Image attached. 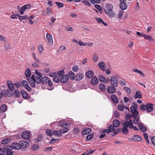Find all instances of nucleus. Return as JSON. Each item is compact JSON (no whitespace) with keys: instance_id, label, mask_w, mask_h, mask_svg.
Wrapping results in <instances>:
<instances>
[{"instance_id":"1","label":"nucleus","mask_w":155,"mask_h":155,"mask_svg":"<svg viewBox=\"0 0 155 155\" xmlns=\"http://www.w3.org/2000/svg\"><path fill=\"white\" fill-rule=\"evenodd\" d=\"M118 76L116 75L115 76H112L110 78V81L111 86L113 87H117L118 84L117 78Z\"/></svg>"},{"instance_id":"2","label":"nucleus","mask_w":155,"mask_h":155,"mask_svg":"<svg viewBox=\"0 0 155 155\" xmlns=\"http://www.w3.org/2000/svg\"><path fill=\"white\" fill-rule=\"evenodd\" d=\"M129 122L125 121L123 124V127L122 128V131L123 134H127L128 133V130L127 127H129Z\"/></svg>"},{"instance_id":"3","label":"nucleus","mask_w":155,"mask_h":155,"mask_svg":"<svg viewBox=\"0 0 155 155\" xmlns=\"http://www.w3.org/2000/svg\"><path fill=\"white\" fill-rule=\"evenodd\" d=\"M27 80L30 84L32 87H35V86L34 79V75H32L31 78H28Z\"/></svg>"},{"instance_id":"4","label":"nucleus","mask_w":155,"mask_h":155,"mask_svg":"<svg viewBox=\"0 0 155 155\" xmlns=\"http://www.w3.org/2000/svg\"><path fill=\"white\" fill-rule=\"evenodd\" d=\"M22 84L24 87L26 89L27 91L30 92L31 90V87L28 84L27 82L25 80H23L22 82Z\"/></svg>"},{"instance_id":"5","label":"nucleus","mask_w":155,"mask_h":155,"mask_svg":"<svg viewBox=\"0 0 155 155\" xmlns=\"http://www.w3.org/2000/svg\"><path fill=\"white\" fill-rule=\"evenodd\" d=\"M130 140L134 141H139L142 140V138L141 136L137 135H134L131 138L129 139Z\"/></svg>"},{"instance_id":"6","label":"nucleus","mask_w":155,"mask_h":155,"mask_svg":"<svg viewBox=\"0 0 155 155\" xmlns=\"http://www.w3.org/2000/svg\"><path fill=\"white\" fill-rule=\"evenodd\" d=\"M98 65L101 70L103 71H105L106 65L105 63L103 61L100 62L98 63Z\"/></svg>"},{"instance_id":"7","label":"nucleus","mask_w":155,"mask_h":155,"mask_svg":"<svg viewBox=\"0 0 155 155\" xmlns=\"http://www.w3.org/2000/svg\"><path fill=\"white\" fill-rule=\"evenodd\" d=\"M99 80L101 82L107 84L110 81L109 79H106L104 77L101 75H99L98 76Z\"/></svg>"},{"instance_id":"8","label":"nucleus","mask_w":155,"mask_h":155,"mask_svg":"<svg viewBox=\"0 0 155 155\" xmlns=\"http://www.w3.org/2000/svg\"><path fill=\"white\" fill-rule=\"evenodd\" d=\"M46 37L49 44L50 45H52L53 44V41L51 35L49 33H47L46 34Z\"/></svg>"},{"instance_id":"9","label":"nucleus","mask_w":155,"mask_h":155,"mask_svg":"<svg viewBox=\"0 0 155 155\" xmlns=\"http://www.w3.org/2000/svg\"><path fill=\"white\" fill-rule=\"evenodd\" d=\"M20 143L21 146V148H26L29 145L28 142L24 140H21L20 141Z\"/></svg>"},{"instance_id":"10","label":"nucleus","mask_w":155,"mask_h":155,"mask_svg":"<svg viewBox=\"0 0 155 155\" xmlns=\"http://www.w3.org/2000/svg\"><path fill=\"white\" fill-rule=\"evenodd\" d=\"M115 87L112 86L108 87L107 89V92L110 94H113L115 93L116 91Z\"/></svg>"},{"instance_id":"11","label":"nucleus","mask_w":155,"mask_h":155,"mask_svg":"<svg viewBox=\"0 0 155 155\" xmlns=\"http://www.w3.org/2000/svg\"><path fill=\"white\" fill-rule=\"evenodd\" d=\"M21 136L24 139L27 140L30 137V133L29 132H24L22 134Z\"/></svg>"},{"instance_id":"12","label":"nucleus","mask_w":155,"mask_h":155,"mask_svg":"<svg viewBox=\"0 0 155 155\" xmlns=\"http://www.w3.org/2000/svg\"><path fill=\"white\" fill-rule=\"evenodd\" d=\"M12 147L13 148L17 150H19L21 148V146L20 142L19 143L16 142L13 143L12 144Z\"/></svg>"},{"instance_id":"13","label":"nucleus","mask_w":155,"mask_h":155,"mask_svg":"<svg viewBox=\"0 0 155 155\" xmlns=\"http://www.w3.org/2000/svg\"><path fill=\"white\" fill-rule=\"evenodd\" d=\"M69 76L68 75H65L61 78V82L62 83H65L68 80Z\"/></svg>"},{"instance_id":"14","label":"nucleus","mask_w":155,"mask_h":155,"mask_svg":"<svg viewBox=\"0 0 155 155\" xmlns=\"http://www.w3.org/2000/svg\"><path fill=\"white\" fill-rule=\"evenodd\" d=\"M153 105L152 104H147L146 110L147 112L152 111L153 110Z\"/></svg>"},{"instance_id":"15","label":"nucleus","mask_w":155,"mask_h":155,"mask_svg":"<svg viewBox=\"0 0 155 155\" xmlns=\"http://www.w3.org/2000/svg\"><path fill=\"white\" fill-rule=\"evenodd\" d=\"M7 84L8 87L11 91H12L14 89V85L10 80L7 81Z\"/></svg>"},{"instance_id":"16","label":"nucleus","mask_w":155,"mask_h":155,"mask_svg":"<svg viewBox=\"0 0 155 155\" xmlns=\"http://www.w3.org/2000/svg\"><path fill=\"white\" fill-rule=\"evenodd\" d=\"M134 97L135 99H141L142 97V95L141 92L139 91H137L136 93L134 96Z\"/></svg>"},{"instance_id":"17","label":"nucleus","mask_w":155,"mask_h":155,"mask_svg":"<svg viewBox=\"0 0 155 155\" xmlns=\"http://www.w3.org/2000/svg\"><path fill=\"white\" fill-rule=\"evenodd\" d=\"M98 81L96 77L94 76L91 80L90 82L92 84L96 85L98 84Z\"/></svg>"},{"instance_id":"18","label":"nucleus","mask_w":155,"mask_h":155,"mask_svg":"<svg viewBox=\"0 0 155 155\" xmlns=\"http://www.w3.org/2000/svg\"><path fill=\"white\" fill-rule=\"evenodd\" d=\"M143 37L144 38V39L150 41H154V38H152V37L150 35L144 34Z\"/></svg>"},{"instance_id":"19","label":"nucleus","mask_w":155,"mask_h":155,"mask_svg":"<svg viewBox=\"0 0 155 155\" xmlns=\"http://www.w3.org/2000/svg\"><path fill=\"white\" fill-rule=\"evenodd\" d=\"M129 128L131 129H133L134 130H138V129L137 127L135 126H134L133 124L132 120H129Z\"/></svg>"},{"instance_id":"20","label":"nucleus","mask_w":155,"mask_h":155,"mask_svg":"<svg viewBox=\"0 0 155 155\" xmlns=\"http://www.w3.org/2000/svg\"><path fill=\"white\" fill-rule=\"evenodd\" d=\"M84 76V75L82 73H79L76 75L75 79L76 80L79 81L83 78Z\"/></svg>"},{"instance_id":"21","label":"nucleus","mask_w":155,"mask_h":155,"mask_svg":"<svg viewBox=\"0 0 155 155\" xmlns=\"http://www.w3.org/2000/svg\"><path fill=\"white\" fill-rule=\"evenodd\" d=\"M94 75V73L93 71H89L87 72L86 73V77L88 78H91Z\"/></svg>"},{"instance_id":"22","label":"nucleus","mask_w":155,"mask_h":155,"mask_svg":"<svg viewBox=\"0 0 155 155\" xmlns=\"http://www.w3.org/2000/svg\"><path fill=\"white\" fill-rule=\"evenodd\" d=\"M112 101L115 103L117 104L118 102V100L117 97L114 94H112L110 97Z\"/></svg>"},{"instance_id":"23","label":"nucleus","mask_w":155,"mask_h":155,"mask_svg":"<svg viewBox=\"0 0 155 155\" xmlns=\"http://www.w3.org/2000/svg\"><path fill=\"white\" fill-rule=\"evenodd\" d=\"M138 127L141 131L142 132H145L147 130L146 128L144 126L142 123L138 124Z\"/></svg>"},{"instance_id":"24","label":"nucleus","mask_w":155,"mask_h":155,"mask_svg":"<svg viewBox=\"0 0 155 155\" xmlns=\"http://www.w3.org/2000/svg\"><path fill=\"white\" fill-rule=\"evenodd\" d=\"M11 140L10 138H5L2 140L1 141V143L2 144L5 145L8 143Z\"/></svg>"},{"instance_id":"25","label":"nucleus","mask_w":155,"mask_h":155,"mask_svg":"<svg viewBox=\"0 0 155 155\" xmlns=\"http://www.w3.org/2000/svg\"><path fill=\"white\" fill-rule=\"evenodd\" d=\"M41 77L40 76H35L34 75V79L35 82L38 84L40 83L42 81Z\"/></svg>"},{"instance_id":"26","label":"nucleus","mask_w":155,"mask_h":155,"mask_svg":"<svg viewBox=\"0 0 155 155\" xmlns=\"http://www.w3.org/2000/svg\"><path fill=\"white\" fill-rule=\"evenodd\" d=\"M95 19L97 21L98 23H102L105 26H106L107 25V23L104 22L102 19L97 17H95Z\"/></svg>"},{"instance_id":"27","label":"nucleus","mask_w":155,"mask_h":155,"mask_svg":"<svg viewBox=\"0 0 155 155\" xmlns=\"http://www.w3.org/2000/svg\"><path fill=\"white\" fill-rule=\"evenodd\" d=\"M120 7L122 10H125L127 9V6L126 3H120Z\"/></svg>"},{"instance_id":"28","label":"nucleus","mask_w":155,"mask_h":155,"mask_svg":"<svg viewBox=\"0 0 155 155\" xmlns=\"http://www.w3.org/2000/svg\"><path fill=\"white\" fill-rule=\"evenodd\" d=\"M105 13L110 17H113L114 16V14L112 10L110 11H104Z\"/></svg>"},{"instance_id":"29","label":"nucleus","mask_w":155,"mask_h":155,"mask_svg":"<svg viewBox=\"0 0 155 155\" xmlns=\"http://www.w3.org/2000/svg\"><path fill=\"white\" fill-rule=\"evenodd\" d=\"M53 134L55 136L58 137H61L62 134V133L61 131L59 130L54 131L53 132Z\"/></svg>"},{"instance_id":"30","label":"nucleus","mask_w":155,"mask_h":155,"mask_svg":"<svg viewBox=\"0 0 155 155\" xmlns=\"http://www.w3.org/2000/svg\"><path fill=\"white\" fill-rule=\"evenodd\" d=\"M91 131V129L90 128H87L84 129L82 131V134L84 135H87Z\"/></svg>"},{"instance_id":"31","label":"nucleus","mask_w":155,"mask_h":155,"mask_svg":"<svg viewBox=\"0 0 155 155\" xmlns=\"http://www.w3.org/2000/svg\"><path fill=\"white\" fill-rule=\"evenodd\" d=\"M58 125L62 127H66L68 126V124L67 122H64L63 121H60L58 122Z\"/></svg>"},{"instance_id":"32","label":"nucleus","mask_w":155,"mask_h":155,"mask_svg":"<svg viewBox=\"0 0 155 155\" xmlns=\"http://www.w3.org/2000/svg\"><path fill=\"white\" fill-rule=\"evenodd\" d=\"M106 9L104 11H110L112 10L113 8V5L110 4H107L105 6Z\"/></svg>"},{"instance_id":"33","label":"nucleus","mask_w":155,"mask_h":155,"mask_svg":"<svg viewBox=\"0 0 155 155\" xmlns=\"http://www.w3.org/2000/svg\"><path fill=\"white\" fill-rule=\"evenodd\" d=\"M132 71L134 72L140 74L142 77H144L145 76V74L144 73H143L141 71L136 68L133 69Z\"/></svg>"},{"instance_id":"34","label":"nucleus","mask_w":155,"mask_h":155,"mask_svg":"<svg viewBox=\"0 0 155 155\" xmlns=\"http://www.w3.org/2000/svg\"><path fill=\"white\" fill-rule=\"evenodd\" d=\"M7 107L6 105L2 104L0 107V112L2 113L5 112L7 110Z\"/></svg>"},{"instance_id":"35","label":"nucleus","mask_w":155,"mask_h":155,"mask_svg":"<svg viewBox=\"0 0 155 155\" xmlns=\"http://www.w3.org/2000/svg\"><path fill=\"white\" fill-rule=\"evenodd\" d=\"M21 93L22 96L24 99H26L28 97V93L24 90H22Z\"/></svg>"},{"instance_id":"36","label":"nucleus","mask_w":155,"mask_h":155,"mask_svg":"<svg viewBox=\"0 0 155 155\" xmlns=\"http://www.w3.org/2000/svg\"><path fill=\"white\" fill-rule=\"evenodd\" d=\"M5 94L8 97H11L13 94L12 92H11L9 89H7L5 91Z\"/></svg>"},{"instance_id":"37","label":"nucleus","mask_w":155,"mask_h":155,"mask_svg":"<svg viewBox=\"0 0 155 155\" xmlns=\"http://www.w3.org/2000/svg\"><path fill=\"white\" fill-rule=\"evenodd\" d=\"M113 124L114 127H117L120 125V122L118 120L115 119L113 120Z\"/></svg>"},{"instance_id":"38","label":"nucleus","mask_w":155,"mask_h":155,"mask_svg":"<svg viewBox=\"0 0 155 155\" xmlns=\"http://www.w3.org/2000/svg\"><path fill=\"white\" fill-rule=\"evenodd\" d=\"M69 76L70 79L71 80H74L75 78L74 73L71 71L69 72Z\"/></svg>"},{"instance_id":"39","label":"nucleus","mask_w":155,"mask_h":155,"mask_svg":"<svg viewBox=\"0 0 155 155\" xmlns=\"http://www.w3.org/2000/svg\"><path fill=\"white\" fill-rule=\"evenodd\" d=\"M25 75L27 77H30L31 75V73L29 68H27L25 72Z\"/></svg>"},{"instance_id":"40","label":"nucleus","mask_w":155,"mask_h":155,"mask_svg":"<svg viewBox=\"0 0 155 155\" xmlns=\"http://www.w3.org/2000/svg\"><path fill=\"white\" fill-rule=\"evenodd\" d=\"M134 118L133 120L134 123L135 124H137L138 125V124L140 123H139V120L140 119L139 117L136 116Z\"/></svg>"},{"instance_id":"41","label":"nucleus","mask_w":155,"mask_h":155,"mask_svg":"<svg viewBox=\"0 0 155 155\" xmlns=\"http://www.w3.org/2000/svg\"><path fill=\"white\" fill-rule=\"evenodd\" d=\"M99 87L100 90L102 91H104L106 89V87L103 84L101 83L99 84Z\"/></svg>"},{"instance_id":"42","label":"nucleus","mask_w":155,"mask_h":155,"mask_svg":"<svg viewBox=\"0 0 155 155\" xmlns=\"http://www.w3.org/2000/svg\"><path fill=\"white\" fill-rule=\"evenodd\" d=\"M98 58L97 54L95 53L93 55L92 59L94 62H96L98 60Z\"/></svg>"},{"instance_id":"43","label":"nucleus","mask_w":155,"mask_h":155,"mask_svg":"<svg viewBox=\"0 0 155 155\" xmlns=\"http://www.w3.org/2000/svg\"><path fill=\"white\" fill-rule=\"evenodd\" d=\"M61 78L58 76H55L53 78V81L56 83H59L61 81Z\"/></svg>"},{"instance_id":"44","label":"nucleus","mask_w":155,"mask_h":155,"mask_svg":"<svg viewBox=\"0 0 155 155\" xmlns=\"http://www.w3.org/2000/svg\"><path fill=\"white\" fill-rule=\"evenodd\" d=\"M46 133L48 136L50 137H52L53 136V133L51 130L49 129H47L46 130Z\"/></svg>"},{"instance_id":"45","label":"nucleus","mask_w":155,"mask_h":155,"mask_svg":"<svg viewBox=\"0 0 155 155\" xmlns=\"http://www.w3.org/2000/svg\"><path fill=\"white\" fill-rule=\"evenodd\" d=\"M132 113L131 115L132 116V117L134 118L137 116L139 114V112L137 110H134L133 112H131Z\"/></svg>"},{"instance_id":"46","label":"nucleus","mask_w":155,"mask_h":155,"mask_svg":"<svg viewBox=\"0 0 155 155\" xmlns=\"http://www.w3.org/2000/svg\"><path fill=\"white\" fill-rule=\"evenodd\" d=\"M39 146L37 144H34L31 147V149L33 150L36 151L39 149Z\"/></svg>"},{"instance_id":"47","label":"nucleus","mask_w":155,"mask_h":155,"mask_svg":"<svg viewBox=\"0 0 155 155\" xmlns=\"http://www.w3.org/2000/svg\"><path fill=\"white\" fill-rule=\"evenodd\" d=\"M38 50L39 53L40 54H41L44 50L43 47L41 45L39 44L38 45Z\"/></svg>"},{"instance_id":"48","label":"nucleus","mask_w":155,"mask_h":155,"mask_svg":"<svg viewBox=\"0 0 155 155\" xmlns=\"http://www.w3.org/2000/svg\"><path fill=\"white\" fill-rule=\"evenodd\" d=\"M17 15L19 16V19L20 21L22 20L28 18V16L27 15L22 16L19 15L18 14H17Z\"/></svg>"},{"instance_id":"49","label":"nucleus","mask_w":155,"mask_h":155,"mask_svg":"<svg viewBox=\"0 0 155 155\" xmlns=\"http://www.w3.org/2000/svg\"><path fill=\"white\" fill-rule=\"evenodd\" d=\"M46 13L48 15H51L52 13L51 8L49 7H47L46 8Z\"/></svg>"},{"instance_id":"50","label":"nucleus","mask_w":155,"mask_h":155,"mask_svg":"<svg viewBox=\"0 0 155 155\" xmlns=\"http://www.w3.org/2000/svg\"><path fill=\"white\" fill-rule=\"evenodd\" d=\"M42 82L43 83L46 84L49 81V80L47 77H44L42 78Z\"/></svg>"},{"instance_id":"51","label":"nucleus","mask_w":155,"mask_h":155,"mask_svg":"<svg viewBox=\"0 0 155 155\" xmlns=\"http://www.w3.org/2000/svg\"><path fill=\"white\" fill-rule=\"evenodd\" d=\"M114 130V127L112 125H110L108 127V130L110 133L111 132L113 131Z\"/></svg>"},{"instance_id":"52","label":"nucleus","mask_w":155,"mask_h":155,"mask_svg":"<svg viewBox=\"0 0 155 155\" xmlns=\"http://www.w3.org/2000/svg\"><path fill=\"white\" fill-rule=\"evenodd\" d=\"M32 55L36 62L38 63H40V60L39 59H38L36 57L35 53H33L32 54Z\"/></svg>"},{"instance_id":"53","label":"nucleus","mask_w":155,"mask_h":155,"mask_svg":"<svg viewBox=\"0 0 155 155\" xmlns=\"http://www.w3.org/2000/svg\"><path fill=\"white\" fill-rule=\"evenodd\" d=\"M26 10V9H25V8H24L23 6H22L21 8L19 9L20 14L22 15L23 14L24 12Z\"/></svg>"},{"instance_id":"54","label":"nucleus","mask_w":155,"mask_h":155,"mask_svg":"<svg viewBox=\"0 0 155 155\" xmlns=\"http://www.w3.org/2000/svg\"><path fill=\"white\" fill-rule=\"evenodd\" d=\"M34 18V16L33 15L30 16L28 18L29 20V23L31 25H32L33 24V22L32 20V19Z\"/></svg>"},{"instance_id":"55","label":"nucleus","mask_w":155,"mask_h":155,"mask_svg":"<svg viewBox=\"0 0 155 155\" xmlns=\"http://www.w3.org/2000/svg\"><path fill=\"white\" fill-rule=\"evenodd\" d=\"M15 96L17 97H18L20 94V91L18 90H15L14 91Z\"/></svg>"},{"instance_id":"56","label":"nucleus","mask_w":155,"mask_h":155,"mask_svg":"<svg viewBox=\"0 0 155 155\" xmlns=\"http://www.w3.org/2000/svg\"><path fill=\"white\" fill-rule=\"evenodd\" d=\"M78 69V65H75L73 66L72 68V71L74 72H77Z\"/></svg>"},{"instance_id":"57","label":"nucleus","mask_w":155,"mask_h":155,"mask_svg":"<svg viewBox=\"0 0 155 155\" xmlns=\"http://www.w3.org/2000/svg\"><path fill=\"white\" fill-rule=\"evenodd\" d=\"M78 45L80 46H86V43H85L81 41H78Z\"/></svg>"},{"instance_id":"58","label":"nucleus","mask_w":155,"mask_h":155,"mask_svg":"<svg viewBox=\"0 0 155 155\" xmlns=\"http://www.w3.org/2000/svg\"><path fill=\"white\" fill-rule=\"evenodd\" d=\"M124 90L125 91L127 92L128 93H130L131 92V90L128 87H124Z\"/></svg>"},{"instance_id":"59","label":"nucleus","mask_w":155,"mask_h":155,"mask_svg":"<svg viewBox=\"0 0 155 155\" xmlns=\"http://www.w3.org/2000/svg\"><path fill=\"white\" fill-rule=\"evenodd\" d=\"M55 3L59 8L62 7L64 6L63 4L59 2H56Z\"/></svg>"},{"instance_id":"60","label":"nucleus","mask_w":155,"mask_h":155,"mask_svg":"<svg viewBox=\"0 0 155 155\" xmlns=\"http://www.w3.org/2000/svg\"><path fill=\"white\" fill-rule=\"evenodd\" d=\"M92 4L95 3L99 4L100 2V0H90Z\"/></svg>"},{"instance_id":"61","label":"nucleus","mask_w":155,"mask_h":155,"mask_svg":"<svg viewBox=\"0 0 155 155\" xmlns=\"http://www.w3.org/2000/svg\"><path fill=\"white\" fill-rule=\"evenodd\" d=\"M66 49V48L64 46H60L58 50V51L62 52L63 51L65 50Z\"/></svg>"},{"instance_id":"62","label":"nucleus","mask_w":155,"mask_h":155,"mask_svg":"<svg viewBox=\"0 0 155 155\" xmlns=\"http://www.w3.org/2000/svg\"><path fill=\"white\" fill-rule=\"evenodd\" d=\"M93 137V136L92 134H90L87 135L86 137V139L87 140H90Z\"/></svg>"},{"instance_id":"63","label":"nucleus","mask_w":155,"mask_h":155,"mask_svg":"<svg viewBox=\"0 0 155 155\" xmlns=\"http://www.w3.org/2000/svg\"><path fill=\"white\" fill-rule=\"evenodd\" d=\"M118 109L119 110L123 111L124 109V107L121 105H119L117 106Z\"/></svg>"},{"instance_id":"64","label":"nucleus","mask_w":155,"mask_h":155,"mask_svg":"<svg viewBox=\"0 0 155 155\" xmlns=\"http://www.w3.org/2000/svg\"><path fill=\"white\" fill-rule=\"evenodd\" d=\"M6 154L7 155H13V152L10 150H8L6 151Z\"/></svg>"}]
</instances>
